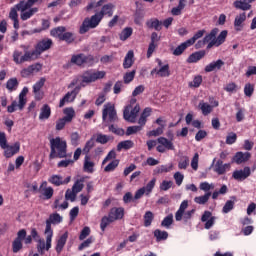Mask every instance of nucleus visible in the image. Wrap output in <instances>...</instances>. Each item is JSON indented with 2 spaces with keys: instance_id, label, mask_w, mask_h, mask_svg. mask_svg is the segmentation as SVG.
I'll return each instance as SVG.
<instances>
[{
  "instance_id": "obj_45",
  "label": "nucleus",
  "mask_w": 256,
  "mask_h": 256,
  "mask_svg": "<svg viewBox=\"0 0 256 256\" xmlns=\"http://www.w3.org/2000/svg\"><path fill=\"white\" fill-rule=\"evenodd\" d=\"M111 223H114V220L111 219L110 214H108V216H104L100 223V229L102 231H105V229H107V226L111 225Z\"/></svg>"
},
{
  "instance_id": "obj_39",
  "label": "nucleus",
  "mask_w": 256,
  "mask_h": 256,
  "mask_svg": "<svg viewBox=\"0 0 256 256\" xmlns=\"http://www.w3.org/2000/svg\"><path fill=\"white\" fill-rule=\"evenodd\" d=\"M146 25L147 27H149V29H155V31H161V26L163 25V23L158 19H151L147 21Z\"/></svg>"
},
{
  "instance_id": "obj_16",
  "label": "nucleus",
  "mask_w": 256,
  "mask_h": 256,
  "mask_svg": "<svg viewBox=\"0 0 256 256\" xmlns=\"http://www.w3.org/2000/svg\"><path fill=\"white\" fill-rule=\"evenodd\" d=\"M227 30L222 31L217 38L215 36L210 40V43L208 44L207 48L211 49V47H219V45H223L225 43V40L227 39Z\"/></svg>"
},
{
  "instance_id": "obj_63",
  "label": "nucleus",
  "mask_w": 256,
  "mask_h": 256,
  "mask_svg": "<svg viewBox=\"0 0 256 256\" xmlns=\"http://www.w3.org/2000/svg\"><path fill=\"white\" fill-rule=\"evenodd\" d=\"M46 235V244H45V249L46 251H49L51 249V240L53 239V232H46L44 231Z\"/></svg>"
},
{
  "instance_id": "obj_22",
  "label": "nucleus",
  "mask_w": 256,
  "mask_h": 256,
  "mask_svg": "<svg viewBox=\"0 0 256 256\" xmlns=\"http://www.w3.org/2000/svg\"><path fill=\"white\" fill-rule=\"evenodd\" d=\"M109 215L114 222L119 221V219H123L125 216V209L121 207H114L110 210Z\"/></svg>"
},
{
  "instance_id": "obj_12",
  "label": "nucleus",
  "mask_w": 256,
  "mask_h": 256,
  "mask_svg": "<svg viewBox=\"0 0 256 256\" xmlns=\"http://www.w3.org/2000/svg\"><path fill=\"white\" fill-rule=\"evenodd\" d=\"M214 107H219V101L214 100L211 101V104L205 102V101H200L198 108L202 112V115L207 116L210 115V113H213V108Z\"/></svg>"
},
{
  "instance_id": "obj_33",
  "label": "nucleus",
  "mask_w": 256,
  "mask_h": 256,
  "mask_svg": "<svg viewBox=\"0 0 256 256\" xmlns=\"http://www.w3.org/2000/svg\"><path fill=\"white\" fill-rule=\"evenodd\" d=\"M9 19L13 21L14 29H19V14L17 13V8L13 7L9 13Z\"/></svg>"
},
{
  "instance_id": "obj_7",
  "label": "nucleus",
  "mask_w": 256,
  "mask_h": 256,
  "mask_svg": "<svg viewBox=\"0 0 256 256\" xmlns=\"http://www.w3.org/2000/svg\"><path fill=\"white\" fill-rule=\"evenodd\" d=\"M103 21V18L98 14H94L90 18L84 19L82 26L80 27V33H87L89 29H95L96 27H99V23Z\"/></svg>"
},
{
  "instance_id": "obj_19",
  "label": "nucleus",
  "mask_w": 256,
  "mask_h": 256,
  "mask_svg": "<svg viewBox=\"0 0 256 256\" xmlns=\"http://www.w3.org/2000/svg\"><path fill=\"white\" fill-rule=\"evenodd\" d=\"M231 170V164L226 163L223 164V161L218 160L216 164L214 165V172L217 173V175H225L227 171Z\"/></svg>"
},
{
  "instance_id": "obj_44",
  "label": "nucleus",
  "mask_w": 256,
  "mask_h": 256,
  "mask_svg": "<svg viewBox=\"0 0 256 256\" xmlns=\"http://www.w3.org/2000/svg\"><path fill=\"white\" fill-rule=\"evenodd\" d=\"M185 2L184 0H179V4L177 7L172 8L171 13L172 15H181V12L185 9Z\"/></svg>"
},
{
  "instance_id": "obj_6",
  "label": "nucleus",
  "mask_w": 256,
  "mask_h": 256,
  "mask_svg": "<svg viewBox=\"0 0 256 256\" xmlns=\"http://www.w3.org/2000/svg\"><path fill=\"white\" fill-rule=\"evenodd\" d=\"M136 101L137 100L132 99L130 101V105L125 107L123 113L125 121H129L130 123H135V121H137V115H139L141 108L139 105L135 104Z\"/></svg>"
},
{
  "instance_id": "obj_3",
  "label": "nucleus",
  "mask_w": 256,
  "mask_h": 256,
  "mask_svg": "<svg viewBox=\"0 0 256 256\" xmlns=\"http://www.w3.org/2000/svg\"><path fill=\"white\" fill-rule=\"evenodd\" d=\"M50 159H63L65 157V141L56 137L50 139Z\"/></svg>"
},
{
  "instance_id": "obj_21",
  "label": "nucleus",
  "mask_w": 256,
  "mask_h": 256,
  "mask_svg": "<svg viewBox=\"0 0 256 256\" xmlns=\"http://www.w3.org/2000/svg\"><path fill=\"white\" fill-rule=\"evenodd\" d=\"M216 35H217V29L212 30L211 33L205 36L203 40H199L195 44L196 49H203V47H205V44L213 41V37H215Z\"/></svg>"
},
{
  "instance_id": "obj_60",
  "label": "nucleus",
  "mask_w": 256,
  "mask_h": 256,
  "mask_svg": "<svg viewBox=\"0 0 256 256\" xmlns=\"http://www.w3.org/2000/svg\"><path fill=\"white\" fill-rule=\"evenodd\" d=\"M45 81H47L45 77L40 78V80L33 85V91H41L45 86Z\"/></svg>"
},
{
  "instance_id": "obj_8",
  "label": "nucleus",
  "mask_w": 256,
  "mask_h": 256,
  "mask_svg": "<svg viewBox=\"0 0 256 256\" xmlns=\"http://www.w3.org/2000/svg\"><path fill=\"white\" fill-rule=\"evenodd\" d=\"M107 75L105 71L99 70H88L81 76L82 83H95L99 79H103Z\"/></svg>"
},
{
  "instance_id": "obj_26",
  "label": "nucleus",
  "mask_w": 256,
  "mask_h": 256,
  "mask_svg": "<svg viewBox=\"0 0 256 256\" xmlns=\"http://www.w3.org/2000/svg\"><path fill=\"white\" fill-rule=\"evenodd\" d=\"M255 0H236L233 3L235 9H241L242 11H249L251 9V3Z\"/></svg>"
},
{
  "instance_id": "obj_24",
  "label": "nucleus",
  "mask_w": 256,
  "mask_h": 256,
  "mask_svg": "<svg viewBox=\"0 0 256 256\" xmlns=\"http://www.w3.org/2000/svg\"><path fill=\"white\" fill-rule=\"evenodd\" d=\"M41 64H35V65H30L27 68H24L21 70L20 74L21 77L27 78L30 77V75H33V72L35 71H41Z\"/></svg>"
},
{
  "instance_id": "obj_28",
  "label": "nucleus",
  "mask_w": 256,
  "mask_h": 256,
  "mask_svg": "<svg viewBox=\"0 0 256 256\" xmlns=\"http://www.w3.org/2000/svg\"><path fill=\"white\" fill-rule=\"evenodd\" d=\"M75 83L72 82V84L68 87L69 89H72L70 92H67L65 96L66 103H73L75 101V98L77 97V93H79V88L75 86ZM74 87V88H73Z\"/></svg>"
},
{
  "instance_id": "obj_2",
  "label": "nucleus",
  "mask_w": 256,
  "mask_h": 256,
  "mask_svg": "<svg viewBox=\"0 0 256 256\" xmlns=\"http://www.w3.org/2000/svg\"><path fill=\"white\" fill-rule=\"evenodd\" d=\"M106 3L107 0H99L98 2H96L95 0H91L90 3L87 5V10L91 11V9H97V7H102L100 12H97L100 18L103 19L104 17H113V13L115 11V4Z\"/></svg>"
},
{
  "instance_id": "obj_59",
  "label": "nucleus",
  "mask_w": 256,
  "mask_h": 256,
  "mask_svg": "<svg viewBox=\"0 0 256 256\" xmlns=\"http://www.w3.org/2000/svg\"><path fill=\"white\" fill-rule=\"evenodd\" d=\"M183 179H185V175H183L181 172L174 173V180L178 187H181L183 184Z\"/></svg>"
},
{
  "instance_id": "obj_1",
  "label": "nucleus",
  "mask_w": 256,
  "mask_h": 256,
  "mask_svg": "<svg viewBox=\"0 0 256 256\" xmlns=\"http://www.w3.org/2000/svg\"><path fill=\"white\" fill-rule=\"evenodd\" d=\"M51 47H53V40H51L50 38H44L36 44L35 49L33 51L26 50L24 52V55H23V52L21 51H18V50L14 51L13 61L17 65L35 61V59H39V56L42 53H45V51H49Z\"/></svg>"
},
{
  "instance_id": "obj_36",
  "label": "nucleus",
  "mask_w": 256,
  "mask_h": 256,
  "mask_svg": "<svg viewBox=\"0 0 256 256\" xmlns=\"http://www.w3.org/2000/svg\"><path fill=\"white\" fill-rule=\"evenodd\" d=\"M38 11H39V8L37 7L30 8L28 11L25 10L24 12H21L20 19L22 21H27L28 19H31V17L35 15V13H37Z\"/></svg>"
},
{
  "instance_id": "obj_18",
  "label": "nucleus",
  "mask_w": 256,
  "mask_h": 256,
  "mask_svg": "<svg viewBox=\"0 0 256 256\" xmlns=\"http://www.w3.org/2000/svg\"><path fill=\"white\" fill-rule=\"evenodd\" d=\"M201 221L204 224L205 229H211L215 225V216L210 211H205L201 217Z\"/></svg>"
},
{
  "instance_id": "obj_35",
  "label": "nucleus",
  "mask_w": 256,
  "mask_h": 256,
  "mask_svg": "<svg viewBox=\"0 0 256 256\" xmlns=\"http://www.w3.org/2000/svg\"><path fill=\"white\" fill-rule=\"evenodd\" d=\"M223 65H225V63L222 60H217L215 62L208 64L205 67V71H206V73H211L212 71H215L216 69H221V67H223Z\"/></svg>"
},
{
  "instance_id": "obj_4",
  "label": "nucleus",
  "mask_w": 256,
  "mask_h": 256,
  "mask_svg": "<svg viewBox=\"0 0 256 256\" xmlns=\"http://www.w3.org/2000/svg\"><path fill=\"white\" fill-rule=\"evenodd\" d=\"M23 241L25 245H31L33 243V238L31 235L27 236V230L21 229L17 232V237L12 242L13 253H19L23 249Z\"/></svg>"
},
{
  "instance_id": "obj_47",
  "label": "nucleus",
  "mask_w": 256,
  "mask_h": 256,
  "mask_svg": "<svg viewBox=\"0 0 256 256\" xmlns=\"http://www.w3.org/2000/svg\"><path fill=\"white\" fill-rule=\"evenodd\" d=\"M155 183H157V179L153 178L145 187H142L146 195H151L153 189L155 188Z\"/></svg>"
},
{
  "instance_id": "obj_34",
  "label": "nucleus",
  "mask_w": 256,
  "mask_h": 256,
  "mask_svg": "<svg viewBox=\"0 0 256 256\" xmlns=\"http://www.w3.org/2000/svg\"><path fill=\"white\" fill-rule=\"evenodd\" d=\"M19 88V80L17 78H10L6 82V89H8L9 93H13V91H17Z\"/></svg>"
},
{
  "instance_id": "obj_38",
  "label": "nucleus",
  "mask_w": 256,
  "mask_h": 256,
  "mask_svg": "<svg viewBox=\"0 0 256 256\" xmlns=\"http://www.w3.org/2000/svg\"><path fill=\"white\" fill-rule=\"evenodd\" d=\"M211 197V192H206L202 196H197L194 198V203H197V205H205L209 201Z\"/></svg>"
},
{
  "instance_id": "obj_51",
  "label": "nucleus",
  "mask_w": 256,
  "mask_h": 256,
  "mask_svg": "<svg viewBox=\"0 0 256 256\" xmlns=\"http://www.w3.org/2000/svg\"><path fill=\"white\" fill-rule=\"evenodd\" d=\"M171 225H173V214H169L161 222V227H165V229H169Z\"/></svg>"
},
{
  "instance_id": "obj_43",
  "label": "nucleus",
  "mask_w": 256,
  "mask_h": 256,
  "mask_svg": "<svg viewBox=\"0 0 256 256\" xmlns=\"http://www.w3.org/2000/svg\"><path fill=\"white\" fill-rule=\"evenodd\" d=\"M153 219H155V215H153V212L147 211L144 214V227H151Z\"/></svg>"
},
{
  "instance_id": "obj_61",
  "label": "nucleus",
  "mask_w": 256,
  "mask_h": 256,
  "mask_svg": "<svg viewBox=\"0 0 256 256\" xmlns=\"http://www.w3.org/2000/svg\"><path fill=\"white\" fill-rule=\"evenodd\" d=\"M238 89L237 84L234 82H230L224 87V91H227V93H236Z\"/></svg>"
},
{
  "instance_id": "obj_27",
  "label": "nucleus",
  "mask_w": 256,
  "mask_h": 256,
  "mask_svg": "<svg viewBox=\"0 0 256 256\" xmlns=\"http://www.w3.org/2000/svg\"><path fill=\"white\" fill-rule=\"evenodd\" d=\"M27 93H29V88L24 87L19 94V101H18V109L19 111H23L25 109V105H27Z\"/></svg>"
},
{
  "instance_id": "obj_56",
  "label": "nucleus",
  "mask_w": 256,
  "mask_h": 256,
  "mask_svg": "<svg viewBox=\"0 0 256 256\" xmlns=\"http://www.w3.org/2000/svg\"><path fill=\"white\" fill-rule=\"evenodd\" d=\"M143 127L142 126H129L126 130V135H135V133H139V131H142Z\"/></svg>"
},
{
  "instance_id": "obj_50",
  "label": "nucleus",
  "mask_w": 256,
  "mask_h": 256,
  "mask_svg": "<svg viewBox=\"0 0 256 256\" xmlns=\"http://www.w3.org/2000/svg\"><path fill=\"white\" fill-rule=\"evenodd\" d=\"M204 35H205V30H199L194 34L192 38L188 39L187 41L190 46L195 45V41H197L198 39H201V37H203Z\"/></svg>"
},
{
  "instance_id": "obj_64",
  "label": "nucleus",
  "mask_w": 256,
  "mask_h": 256,
  "mask_svg": "<svg viewBox=\"0 0 256 256\" xmlns=\"http://www.w3.org/2000/svg\"><path fill=\"white\" fill-rule=\"evenodd\" d=\"M201 83H203V77L196 76L194 77L193 81L189 83V87L197 88L201 86Z\"/></svg>"
},
{
  "instance_id": "obj_57",
  "label": "nucleus",
  "mask_w": 256,
  "mask_h": 256,
  "mask_svg": "<svg viewBox=\"0 0 256 256\" xmlns=\"http://www.w3.org/2000/svg\"><path fill=\"white\" fill-rule=\"evenodd\" d=\"M189 167V157L183 156L180 161L178 162L179 169H187Z\"/></svg>"
},
{
  "instance_id": "obj_49",
  "label": "nucleus",
  "mask_w": 256,
  "mask_h": 256,
  "mask_svg": "<svg viewBox=\"0 0 256 256\" xmlns=\"http://www.w3.org/2000/svg\"><path fill=\"white\" fill-rule=\"evenodd\" d=\"M73 117H75V110L73 108H66L65 123H71V121H73Z\"/></svg>"
},
{
  "instance_id": "obj_15",
  "label": "nucleus",
  "mask_w": 256,
  "mask_h": 256,
  "mask_svg": "<svg viewBox=\"0 0 256 256\" xmlns=\"http://www.w3.org/2000/svg\"><path fill=\"white\" fill-rule=\"evenodd\" d=\"M63 221V217L61 215L54 213L50 214L49 218L46 220V233H53V229L51 228V225H59Z\"/></svg>"
},
{
  "instance_id": "obj_5",
  "label": "nucleus",
  "mask_w": 256,
  "mask_h": 256,
  "mask_svg": "<svg viewBox=\"0 0 256 256\" xmlns=\"http://www.w3.org/2000/svg\"><path fill=\"white\" fill-rule=\"evenodd\" d=\"M188 207H189V201L184 200L180 204V207L177 210V212L175 213L176 221H184V223H187V221H190L193 215H195V209L186 211Z\"/></svg>"
},
{
  "instance_id": "obj_10",
  "label": "nucleus",
  "mask_w": 256,
  "mask_h": 256,
  "mask_svg": "<svg viewBox=\"0 0 256 256\" xmlns=\"http://www.w3.org/2000/svg\"><path fill=\"white\" fill-rule=\"evenodd\" d=\"M157 143L158 146L156 147V150L158 153H165V151H173V149H175L173 142L165 137L158 138Z\"/></svg>"
},
{
  "instance_id": "obj_42",
  "label": "nucleus",
  "mask_w": 256,
  "mask_h": 256,
  "mask_svg": "<svg viewBox=\"0 0 256 256\" xmlns=\"http://www.w3.org/2000/svg\"><path fill=\"white\" fill-rule=\"evenodd\" d=\"M187 47H191V45L186 40L173 51V55H175L176 57H178L179 55H183V51H185Z\"/></svg>"
},
{
  "instance_id": "obj_46",
  "label": "nucleus",
  "mask_w": 256,
  "mask_h": 256,
  "mask_svg": "<svg viewBox=\"0 0 256 256\" xmlns=\"http://www.w3.org/2000/svg\"><path fill=\"white\" fill-rule=\"evenodd\" d=\"M131 35H133V28L127 27L122 30L119 37L121 41H127Z\"/></svg>"
},
{
  "instance_id": "obj_20",
  "label": "nucleus",
  "mask_w": 256,
  "mask_h": 256,
  "mask_svg": "<svg viewBox=\"0 0 256 256\" xmlns=\"http://www.w3.org/2000/svg\"><path fill=\"white\" fill-rule=\"evenodd\" d=\"M50 35L51 37L58 39V41H65V27L59 26V27L53 28L50 31Z\"/></svg>"
},
{
  "instance_id": "obj_9",
  "label": "nucleus",
  "mask_w": 256,
  "mask_h": 256,
  "mask_svg": "<svg viewBox=\"0 0 256 256\" xmlns=\"http://www.w3.org/2000/svg\"><path fill=\"white\" fill-rule=\"evenodd\" d=\"M103 121H115L117 119V110H115V104L107 103L102 110Z\"/></svg>"
},
{
  "instance_id": "obj_32",
  "label": "nucleus",
  "mask_w": 256,
  "mask_h": 256,
  "mask_svg": "<svg viewBox=\"0 0 256 256\" xmlns=\"http://www.w3.org/2000/svg\"><path fill=\"white\" fill-rule=\"evenodd\" d=\"M51 117V106L44 104L40 110L39 119L43 121Z\"/></svg>"
},
{
  "instance_id": "obj_30",
  "label": "nucleus",
  "mask_w": 256,
  "mask_h": 256,
  "mask_svg": "<svg viewBox=\"0 0 256 256\" xmlns=\"http://www.w3.org/2000/svg\"><path fill=\"white\" fill-rule=\"evenodd\" d=\"M48 182L55 187H61L65 183V179L61 175L54 174L48 178Z\"/></svg>"
},
{
  "instance_id": "obj_55",
  "label": "nucleus",
  "mask_w": 256,
  "mask_h": 256,
  "mask_svg": "<svg viewBox=\"0 0 256 256\" xmlns=\"http://www.w3.org/2000/svg\"><path fill=\"white\" fill-rule=\"evenodd\" d=\"M64 247H65V234H62L60 239L57 241L56 252L61 253Z\"/></svg>"
},
{
  "instance_id": "obj_41",
  "label": "nucleus",
  "mask_w": 256,
  "mask_h": 256,
  "mask_svg": "<svg viewBox=\"0 0 256 256\" xmlns=\"http://www.w3.org/2000/svg\"><path fill=\"white\" fill-rule=\"evenodd\" d=\"M154 237L156 238V241H165L169 237V233L167 231H163L160 229H156L154 231Z\"/></svg>"
},
{
  "instance_id": "obj_11",
  "label": "nucleus",
  "mask_w": 256,
  "mask_h": 256,
  "mask_svg": "<svg viewBox=\"0 0 256 256\" xmlns=\"http://www.w3.org/2000/svg\"><path fill=\"white\" fill-rule=\"evenodd\" d=\"M158 67L151 71V75H158V77H169L171 72L169 71V64H164L160 59H157Z\"/></svg>"
},
{
  "instance_id": "obj_23",
  "label": "nucleus",
  "mask_w": 256,
  "mask_h": 256,
  "mask_svg": "<svg viewBox=\"0 0 256 256\" xmlns=\"http://www.w3.org/2000/svg\"><path fill=\"white\" fill-rule=\"evenodd\" d=\"M83 171L85 173H95V162L91 160V156L86 155L83 163Z\"/></svg>"
},
{
  "instance_id": "obj_40",
  "label": "nucleus",
  "mask_w": 256,
  "mask_h": 256,
  "mask_svg": "<svg viewBox=\"0 0 256 256\" xmlns=\"http://www.w3.org/2000/svg\"><path fill=\"white\" fill-rule=\"evenodd\" d=\"M134 146H135V143H133V141L125 140V141L118 143L117 151H122V149H125V150L133 149Z\"/></svg>"
},
{
  "instance_id": "obj_58",
  "label": "nucleus",
  "mask_w": 256,
  "mask_h": 256,
  "mask_svg": "<svg viewBox=\"0 0 256 256\" xmlns=\"http://www.w3.org/2000/svg\"><path fill=\"white\" fill-rule=\"evenodd\" d=\"M200 189L201 191H205V193H209L211 189H215V184L213 183L209 184V182H201Z\"/></svg>"
},
{
  "instance_id": "obj_53",
  "label": "nucleus",
  "mask_w": 256,
  "mask_h": 256,
  "mask_svg": "<svg viewBox=\"0 0 256 256\" xmlns=\"http://www.w3.org/2000/svg\"><path fill=\"white\" fill-rule=\"evenodd\" d=\"M254 91H255V86L253 84L247 83L244 86V94L246 95V97H252Z\"/></svg>"
},
{
  "instance_id": "obj_31",
  "label": "nucleus",
  "mask_w": 256,
  "mask_h": 256,
  "mask_svg": "<svg viewBox=\"0 0 256 256\" xmlns=\"http://www.w3.org/2000/svg\"><path fill=\"white\" fill-rule=\"evenodd\" d=\"M134 57H135V54L133 50H129L124 58V62H123L124 69H130V67H133Z\"/></svg>"
},
{
  "instance_id": "obj_13",
  "label": "nucleus",
  "mask_w": 256,
  "mask_h": 256,
  "mask_svg": "<svg viewBox=\"0 0 256 256\" xmlns=\"http://www.w3.org/2000/svg\"><path fill=\"white\" fill-rule=\"evenodd\" d=\"M81 191H83V181L77 180L72 187V191L71 190L66 191L65 198L70 199V201H73L74 199H76L77 193H81Z\"/></svg>"
},
{
  "instance_id": "obj_62",
  "label": "nucleus",
  "mask_w": 256,
  "mask_h": 256,
  "mask_svg": "<svg viewBox=\"0 0 256 256\" xmlns=\"http://www.w3.org/2000/svg\"><path fill=\"white\" fill-rule=\"evenodd\" d=\"M14 8L17 11H21V13H24V11H27V9H29V6L27 5V2H25V0H22L18 4H16Z\"/></svg>"
},
{
  "instance_id": "obj_17",
  "label": "nucleus",
  "mask_w": 256,
  "mask_h": 256,
  "mask_svg": "<svg viewBox=\"0 0 256 256\" xmlns=\"http://www.w3.org/2000/svg\"><path fill=\"white\" fill-rule=\"evenodd\" d=\"M250 175H251V168L245 167L242 170L234 171L232 174V177L236 181H245V179H247V177H249Z\"/></svg>"
},
{
  "instance_id": "obj_48",
  "label": "nucleus",
  "mask_w": 256,
  "mask_h": 256,
  "mask_svg": "<svg viewBox=\"0 0 256 256\" xmlns=\"http://www.w3.org/2000/svg\"><path fill=\"white\" fill-rule=\"evenodd\" d=\"M71 61L75 63V65H83L85 61H87V57L83 54H78L72 57Z\"/></svg>"
},
{
  "instance_id": "obj_29",
  "label": "nucleus",
  "mask_w": 256,
  "mask_h": 256,
  "mask_svg": "<svg viewBox=\"0 0 256 256\" xmlns=\"http://www.w3.org/2000/svg\"><path fill=\"white\" fill-rule=\"evenodd\" d=\"M251 157V153L246 152H237L236 155L233 158V161L237 163V165H241V163H245V161H249Z\"/></svg>"
},
{
  "instance_id": "obj_52",
  "label": "nucleus",
  "mask_w": 256,
  "mask_h": 256,
  "mask_svg": "<svg viewBox=\"0 0 256 256\" xmlns=\"http://www.w3.org/2000/svg\"><path fill=\"white\" fill-rule=\"evenodd\" d=\"M119 167V160H112L105 168L104 171L106 173H111V171H115Z\"/></svg>"
},
{
  "instance_id": "obj_54",
  "label": "nucleus",
  "mask_w": 256,
  "mask_h": 256,
  "mask_svg": "<svg viewBox=\"0 0 256 256\" xmlns=\"http://www.w3.org/2000/svg\"><path fill=\"white\" fill-rule=\"evenodd\" d=\"M40 193H42L44 199H51V197H53V187H48V188H44L43 190L40 191Z\"/></svg>"
},
{
  "instance_id": "obj_25",
  "label": "nucleus",
  "mask_w": 256,
  "mask_h": 256,
  "mask_svg": "<svg viewBox=\"0 0 256 256\" xmlns=\"http://www.w3.org/2000/svg\"><path fill=\"white\" fill-rule=\"evenodd\" d=\"M247 20V15L245 12L237 15L234 20V29L235 31H243V23Z\"/></svg>"
},
{
  "instance_id": "obj_37",
  "label": "nucleus",
  "mask_w": 256,
  "mask_h": 256,
  "mask_svg": "<svg viewBox=\"0 0 256 256\" xmlns=\"http://www.w3.org/2000/svg\"><path fill=\"white\" fill-rule=\"evenodd\" d=\"M205 57V51H198L193 54H191L188 57V63H197V61H201Z\"/></svg>"
},
{
  "instance_id": "obj_14",
  "label": "nucleus",
  "mask_w": 256,
  "mask_h": 256,
  "mask_svg": "<svg viewBox=\"0 0 256 256\" xmlns=\"http://www.w3.org/2000/svg\"><path fill=\"white\" fill-rule=\"evenodd\" d=\"M2 149H4V157H6V159H11V157L17 155V153L21 151V143L15 142L13 145L6 143V147Z\"/></svg>"
}]
</instances>
